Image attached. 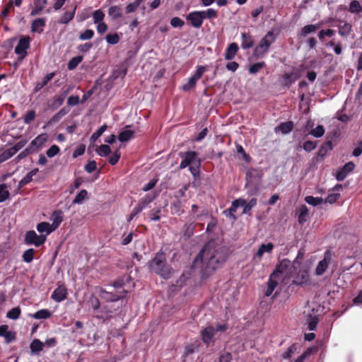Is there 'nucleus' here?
Masks as SVG:
<instances>
[{
    "mask_svg": "<svg viewBox=\"0 0 362 362\" xmlns=\"http://www.w3.org/2000/svg\"><path fill=\"white\" fill-rule=\"evenodd\" d=\"M226 258L227 255L223 248L216 245L214 242H209L196 257L193 266L197 267L199 264L204 263L206 270L213 272L218 268Z\"/></svg>",
    "mask_w": 362,
    "mask_h": 362,
    "instance_id": "f257e3e1",
    "label": "nucleus"
},
{
    "mask_svg": "<svg viewBox=\"0 0 362 362\" xmlns=\"http://www.w3.org/2000/svg\"><path fill=\"white\" fill-rule=\"evenodd\" d=\"M150 269L163 279H168L171 276V269L165 264V255L163 252H158L154 258L149 262Z\"/></svg>",
    "mask_w": 362,
    "mask_h": 362,
    "instance_id": "f03ea898",
    "label": "nucleus"
},
{
    "mask_svg": "<svg viewBox=\"0 0 362 362\" xmlns=\"http://www.w3.org/2000/svg\"><path fill=\"white\" fill-rule=\"evenodd\" d=\"M296 260L291 262L288 259H284L281 261L280 264L276 267L275 271L272 274H276V276L278 279H280L281 282H284L286 279H289L293 274L296 271Z\"/></svg>",
    "mask_w": 362,
    "mask_h": 362,
    "instance_id": "7ed1b4c3",
    "label": "nucleus"
},
{
    "mask_svg": "<svg viewBox=\"0 0 362 362\" xmlns=\"http://www.w3.org/2000/svg\"><path fill=\"white\" fill-rule=\"evenodd\" d=\"M276 40V35L274 31H269L261 40L259 44L255 47L253 55L256 58L263 57L268 51L269 47Z\"/></svg>",
    "mask_w": 362,
    "mask_h": 362,
    "instance_id": "20e7f679",
    "label": "nucleus"
},
{
    "mask_svg": "<svg viewBox=\"0 0 362 362\" xmlns=\"http://www.w3.org/2000/svg\"><path fill=\"white\" fill-rule=\"evenodd\" d=\"M30 38L28 36H23L19 40L14 50L19 59L22 60L27 55V50L30 47Z\"/></svg>",
    "mask_w": 362,
    "mask_h": 362,
    "instance_id": "39448f33",
    "label": "nucleus"
},
{
    "mask_svg": "<svg viewBox=\"0 0 362 362\" xmlns=\"http://www.w3.org/2000/svg\"><path fill=\"white\" fill-rule=\"evenodd\" d=\"M45 238L44 235H37L34 230H29L25 235V243L39 247L44 244Z\"/></svg>",
    "mask_w": 362,
    "mask_h": 362,
    "instance_id": "423d86ee",
    "label": "nucleus"
},
{
    "mask_svg": "<svg viewBox=\"0 0 362 362\" xmlns=\"http://www.w3.org/2000/svg\"><path fill=\"white\" fill-rule=\"evenodd\" d=\"M186 20L195 28H200L204 21L202 14L199 11L190 12L186 16Z\"/></svg>",
    "mask_w": 362,
    "mask_h": 362,
    "instance_id": "0eeeda50",
    "label": "nucleus"
},
{
    "mask_svg": "<svg viewBox=\"0 0 362 362\" xmlns=\"http://www.w3.org/2000/svg\"><path fill=\"white\" fill-rule=\"evenodd\" d=\"M332 259V254L329 251L325 252L324 255V258L318 263L315 268V274L317 276L322 275L331 262Z\"/></svg>",
    "mask_w": 362,
    "mask_h": 362,
    "instance_id": "6e6552de",
    "label": "nucleus"
},
{
    "mask_svg": "<svg viewBox=\"0 0 362 362\" xmlns=\"http://www.w3.org/2000/svg\"><path fill=\"white\" fill-rule=\"evenodd\" d=\"M48 134L42 133L35 137L30 144L29 147L32 152H35L41 148L48 140Z\"/></svg>",
    "mask_w": 362,
    "mask_h": 362,
    "instance_id": "1a4fd4ad",
    "label": "nucleus"
},
{
    "mask_svg": "<svg viewBox=\"0 0 362 362\" xmlns=\"http://www.w3.org/2000/svg\"><path fill=\"white\" fill-rule=\"evenodd\" d=\"M274 246L273 243H262L259 245L256 254L253 256V260L255 262H259L262 259L263 255L265 253H272Z\"/></svg>",
    "mask_w": 362,
    "mask_h": 362,
    "instance_id": "9d476101",
    "label": "nucleus"
},
{
    "mask_svg": "<svg viewBox=\"0 0 362 362\" xmlns=\"http://www.w3.org/2000/svg\"><path fill=\"white\" fill-rule=\"evenodd\" d=\"M180 156L182 158L180 164V168L184 169L189 166L196 159L197 154L194 151H187L184 153H180Z\"/></svg>",
    "mask_w": 362,
    "mask_h": 362,
    "instance_id": "9b49d317",
    "label": "nucleus"
},
{
    "mask_svg": "<svg viewBox=\"0 0 362 362\" xmlns=\"http://www.w3.org/2000/svg\"><path fill=\"white\" fill-rule=\"evenodd\" d=\"M67 297V289L64 285L58 286L53 293H52L51 298L55 302L59 303L64 300Z\"/></svg>",
    "mask_w": 362,
    "mask_h": 362,
    "instance_id": "f8f14e48",
    "label": "nucleus"
},
{
    "mask_svg": "<svg viewBox=\"0 0 362 362\" xmlns=\"http://www.w3.org/2000/svg\"><path fill=\"white\" fill-rule=\"evenodd\" d=\"M355 168V165L353 162H349L346 163L341 169H340L336 175V178L339 181L344 180L349 173L352 172Z\"/></svg>",
    "mask_w": 362,
    "mask_h": 362,
    "instance_id": "ddd939ff",
    "label": "nucleus"
},
{
    "mask_svg": "<svg viewBox=\"0 0 362 362\" xmlns=\"http://www.w3.org/2000/svg\"><path fill=\"white\" fill-rule=\"evenodd\" d=\"M63 220V211L61 210H56L50 216V221H52V223L50 225L55 230L59 228Z\"/></svg>",
    "mask_w": 362,
    "mask_h": 362,
    "instance_id": "4468645a",
    "label": "nucleus"
},
{
    "mask_svg": "<svg viewBox=\"0 0 362 362\" xmlns=\"http://www.w3.org/2000/svg\"><path fill=\"white\" fill-rule=\"evenodd\" d=\"M293 282L296 285L308 284L310 283V276L307 270L299 271Z\"/></svg>",
    "mask_w": 362,
    "mask_h": 362,
    "instance_id": "2eb2a0df",
    "label": "nucleus"
},
{
    "mask_svg": "<svg viewBox=\"0 0 362 362\" xmlns=\"http://www.w3.org/2000/svg\"><path fill=\"white\" fill-rule=\"evenodd\" d=\"M46 25V19L45 18H38L33 21L30 30L33 33L41 34L44 31Z\"/></svg>",
    "mask_w": 362,
    "mask_h": 362,
    "instance_id": "dca6fc26",
    "label": "nucleus"
},
{
    "mask_svg": "<svg viewBox=\"0 0 362 362\" xmlns=\"http://www.w3.org/2000/svg\"><path fill=\"white\" fill-rule=\"evenodd\" d=\"M279 283L282 282L280 279H278V278L276 276V274H272L267 282V288L265 291V296H270Z\"/></svg>",
    "mask_w": 362,
    "mask_h": 362,
    "instance_id": "f3484780",
    "label": "nucleus"
},
{
    "mask_svg": "<svg viewBox=\"0 0 362 362\" xmlns=\"http://www.w3.org/2000/svg\"><path fill=\"white\" fill-rule=\"evenodd\" d=\"M0 337L5 339L6 343H10L16 339V333L8 329V326L2 325L0 326Z\"/></svg>",
    "mask_w": 362,
    "mask_h": 362,
    "instance_id": "a211bd4d",
    "label": "nucleus"
},
{
    "mask_svg": "<svg viewBox=\"0 0 362 362\" xmlns=\"http://www.w3.org/2000/svg\"><path fill=\"white\" fill-rule=\"evenodd\" d=\"M47 4V0H34L32 10L30 11V16H35L39 15L45 8Z\"/></svg>",
    "mask_w": 362,
    "mask_h": 362,
    "instance_id": "6ab92c4d",
    "label": "nucleus"
},
{
    "mask_svg": "<svg viewBox=\"0 0 362 362\" xmlns=\"http://www.w3.org/2000/svg\"><path fill=\"white\" fill-rule=\"evenodd\" d=\"M36 229L40 233V235H44L45 240H47V236L54 231V229L51 226L50 223L45 221L38 223L36 226Z\"/></svg>",
    "mask_w": 362,
    "mask_h": 362,
    "instance_id": "aec40b11",
    "label": "nucleus"
},
{
    "mask_svg": "<svg viewBox=\"0 0 362 362\" xmlns=\"http://www.w3.org/2000/svg\"><path fill=\"white\" fill-rule=\"evenodd\" d=\"M215 332H216L215 328H214L211 326H209V327L204 328L202 332V341L206 344H207V345L209 344L213 339Z\"/></svg>",
    "mask_w": 362,
    "mask_h": 362,
    "instance_id": "412c9836",
    "label": "nucleus"
},
{
    "mask_svg": "<svg viewBox=\"0 0 362 362\" xmlns=\"http://www.w3.org/2000/svg\"><path fill=\"white\" fill-rule=\"evenodd\" d=\"M151 201L142 200L134 208L132 213L129 214L127 221L130 222L137 214H139L143 209H144Z\"/></svg>",
    "mask_w": 362,
    "mask_h": 362,
    "instance_id": "4be33fe9",
    "label": "nucleus"
},
{
    "mask_svg": "<svg viewBox=\"0 0 362 362\" xmlns=\"http://www.w3.org/2000/svg\"><path fill=\"white\" fill-rule=\"evenodd\" d=\"M44 346L45 344L42 342L40 339H33L30 344L31 354L40 355V352L43 350Z\"/></svg>",
    "mask_w": 362,
    "mask_h": 362,
    "instance_id": "5701e85b",
    "label": "nucleus"
},
{
    "mask_svg": "<svg viewBox=\"0 0 362 362\" xmlns=\"http://www.w3.org/2000/svg\"><path fill=\"white\" fill-rule=\"evenodd\" d=\"M238 51V46L236 43H230L226 49L224 57L226 60L233 59Z\"/></svg>",
    "mask_w": 362,
    "mask_h": 362,
    "instance_id": "b1692460",
    "label": "nucleus"
},
{
    "mask_svg": "<svg viewBox=\"0 0 362 362\" xmlns=\"http://www.w3.org/2000/svg\"><path fill=\"white\" fill-rule=\"evenodd\" d=\"M293 122H283L274 128V132L276 133L281 132L284 134H287L293 130Z\"/></svg>",
    "mask_w": 362,
    "mask_h": 362,
    "instance_id": "393cba45",
    "label": "nucleus"
},
{
    "mask_svg": "<svg viewBox=\"0 0 362 362\" xmlns=\"http://www.w3.org/2000/svg\"><path fill=\"white\" fill-rule=\"evenodd\" d=\"M241 47L243 49H247L251 48L253 46L254 40L250 35L247 34L245 33H243L241 34Z\"/></svg>",
    "mask_w": 362,
    "mask_h": 362,
    "instance_id": "a878e982",
    "label": "nucleus"
},
{
    "mask_svg": "<svg viewBox=\"0 0 362 362\" xmlns=\"http://www.w3.org/2000/svg\"><path fill=\"white\" fill-rule=\"evenodd\" d=\"M76 6H75L72 11H66L60 18L59 23L61 24L69 23L74 17Z\"/></svg>",
    "mask_w": 362,
    "mask_h": 362,
    "instance_id": "bb28decb",
    "label": "nucleus"
},
{
    "mask_svg": "<svg viewBox=\"0 0 362 362\" xmlns=\"http://www.w3.org/2000/svg\"><path fill=\"white\" fill-rule=\"evenodd\" d=\"M340 23L343 24L339 25V34L343 37L348 36L351 31V24L345 21H340Z\"/></svg>",
    "mask_w": 362,
    "mask_h": 362,
    "instance_id": "cd10ccee",
    "label": "nucleus"
},
{
    "mask_svg": "<svg viewBox=\"0 0 362 362\" xmlns=\"http://www.w3.org/2000/svg\"><path fill=\"white\" fill-rule=\"evenodd\" d=\"M134 134V132L126 129L119 133L118 136V139L121 142H126L133 138Z\"/></svg>",
    "mask_w": 362,
    "mask_h": 362,
    "instance_id": "c85d7f7f",
    "label": "nucleus"
},
{
    "mask_svg": "<svg viewBox=\"0 0 362 362\" xmlns=\"http://www.w3.org/2000/svg\"><path fill=\"white\" fill-rule=\"evenodd\" d=\"M108 15L113 20H117L122 16V10L118 6H110L108 9Z\"/></svg>",
    "mask_w": 362,
    "mask_h": 362,
    "instance_id": "c756f323",
    "label": "nucleus"
},
{
    "mask_svg": "<svg viewBox=\"0 0 362 362\" xmlns=\"http://www.w3.org/2000/svg\"><path fill=\"white\" fill-rule=\"evenodd\" d=\"M309 211L306 206L302 205L299 208L298 222L303 223L307 221L308 218Z\"/></svg>",
    "mask_w": 362,
    "mask_h": 362,
    "instance_id": "7c9ffc66",
    "label": "nucleus"
},
{
    "mask_svg": "<svg viewBox=\"0 0 362 362\" xmlns=\"http://www.w3.org/2000/svg\"><path fill=\"white\" fill-rule=\"evenodd\" d=\"M52 315V313L47 309H42L33 315V317L37 320L47 319Z\"/></svg>",
    "mask_w": 362,
    "mask_h": 362,
    "instance_id": "2f4dec72",
    "label": "nucleus"
},
{
    "mask_svg": "<svg viewBox=\"0 0 362 362\" xmlns=\"http://www.w3.org/2000/svg\"><path fill=\"white\" fill-rule=\"evenodd\" d=\"M14 11L13 7V0H9L8 4L5 5L2 11H1V17L3 18H6L8 16L9 13Z\"/></svg>",
    "mask_w": 362,
    "mask_h": 362,
    "instance_id": "473e14b6",
    "label": "nucleus"
},
{
    "mask_svg": "<svg viewBox=\"0 0 362 362\" xmlns=\"http://www.w3.org/2000/svg\"><path fill=\"white\" fill-rule=\"evenodd\" d=\"M349 11L351 13H359L362 11V6L358 1H352L349 7Z\"/></svg>",
    "mask_w": 362,
    "mask_h": 362,
    "instance_id": "72a5a7b5",
    "label": "nucleus"
},
{
    "mask_svg": "<svg viewBox=\"0 0 362 362\" xmlns=\"http://www.w3.org/2000/svg\"><path fill=\"white\" fill-rule=\"evenodd\" d=\"M305 201L310 205L313 206H316L322 204L323 202V199L321 197H315L313 196H307L305 197Z\"/></svg>",
    "mask_w": 362,
    "mask_h": 362,
    "instance_id": "f704fd0d",
    "label": "nucleus"
},
{
    "mask_svg": "<svg viewBox=\"0 0 362 362\" xmlns=\"http://www.w3.org/2000/svg\"><path fill=\"white\" fill-rule=\"evenodd\" d=\"M265 65L266 64L264 62L255 63L249 67V73L251 74H255L258 73L262 69H263Z\"/></svg>",
    "mask_w": 362,
    "mask_h": 362,
    "instance_id": "c9c22d12",
    "label": "nucleus"
},
{
    "mask_svg": "<svg viewBox=\"0 0 362 362\" xmlns=\"http://www.w3.org/2000/svg\"><path fill=\"white\" fill-rule=\"evenodd\" d=\"M88 192L86 189H81L76 196L73 201V204H81L87 198Z\"/></svg>",
    "mask_w": 362,
    "mask_h": 362,
    "instance_id": "e433bc0d",
    "label": "nucleus"
},
{
    "mask_svg": "<svg viewBox=\"0 0 362 362\" xmlns=\"http://www.w3.org/2000/svg\"><path fill=\"white\" fill-rule=\"evenodd\" d=\"M21 313V310L19 307H16L11 309L6 313V317L11 320H17Z\"/></svg>",
    "mask_w": 362,
    "mask_h": 362,
    "instance_id": "4c0bfd02",
    "label": "nucleus"
},
{
    "mask_svg": "<svg viewBox=\"0 0 362 362\" xmlns=\"http://www.w3.org/2000/svg\"><path fill=\"white\" fill-rule=\"evenodd\" d=\"M9 197L8 186L6 184L0 185V202L6 201Z\"/></svg>",
    "mask_w": 362,
    "mask_h": 362,
    "instance_id": "58836bf2",
    "label": "nucleus"
},
{
    "mask_svg": "<svg viewBox=\"0 0 362 362\" xmlns=\"http://www.w3.org/2000/svg\"><path fill=\"white\" fill-rule=\"evenodd\" d=\"M93 23L95 24L104 21L105 13L100 9L95 10L93 13Z\"/></svg>",
    "mask_w": 362,
    "mask_h": 362,
    "instance_id": "ea45409f",
    "label": "nucleus"
},
{
    "mask_svg": "<svg viewBox=\"0 0 362 362\" xmlns=\"http://www.w3.org/2000/svg\"><path fill=\"white\" fill-rule=\"evenodd\" d=\"M60 152V148L58 146L54 144L52 145L47 151L46 156L47 157L52 158L57 155H58Z\"/></svg>",
    "mask_w": 362,
    "mask_h": 362,
    "instance_id": "a19ab883",
    "label": "nucleus"
},
{
    "mask_svg": "<svg viewBox=\"0 0 362 362\" xmlns=\"http://www.w3.org/2000/svg\"><path fill=\"white\" fill-rule=\"evenodd\" d=\"M298 78V76L296 73L292 72L291 74H285L284 76V84L286 86L290 85L295 82Z\"/></svg>",
    "mask_w": 362,
    "mask_h": 362,
    "instance_id": "79ce46f5",
    "label": "nucleus"
},
{
    "mask_svg": "<svg viewBox=\"0 0 362 362\" xmlns=\"http://www.w3.org/2000/svg\"><path fill=\"white\" fill-rule=\"evenodd\" d=\"M142 1L143 0H134V2L127 4L125 8L127 13L134 12L136 10V8L141 5Z\"/></svg>",
    "mask_w": 362,
    "mask_h": 362,
    "instance_id": "37998d69",
    "label": "nucleus"
},
{
    "mask_svg": "<svg viewBox=\"0 0 362 362\" xmlns=\"http://www.w3.org/2000/svg\"><path fill=\"white\" fill-rule=\"evenodd\" d=\"M35 250L33 248L28 249L23 254V259L25 262L30 263L34 259Z\"/></svg>",
    "mask_w": 362,
    "mask_h": 362,
    "instance_id": "c03bdc74",
    "label": "nucleus"
},
{
    "mask_svg": "<svg viewBox=\"0 0 362 362\" xmlns=\"http://www.w3.org/2000/svg\"><path fill=\"white\" fill-rule=\"evenodd\" d=\"M319 28V25H308L304 26L301 30V35L305 37L307 35L315 32L317 28Z\"/></svg>",
    "mask_w": 362,
    "mask_h": 362,
    "instance_id": "a18cd8bd",
    "label": "nucleus"
},
{
    "mask_svg": "<svg viewBox=\"0 0 362 362\" xmlns=\"http://www.w3.org/2000/svg\"><path fill=\"white\" fill-rule=\"evenodd\" d=\"M83 60V57L81 56H77L73 57L68 63V69L69 70L74 69Z\"/></svg>",
    "mask_w": 362,
    "mask_h": 362,
    "instance_id": "49530a36",
    "label": "nucleus"
},
{
    "mask_svg": "<svg viewBox=\"0 0 362 362\" xmlns=\"http://www.w3.org/2000/svg\"><path fill=\"white\" fill-rule=\"evenodd\" d=\"M197 81V80L192 76L188 81L182 86V89L185 91L190 90L196 86Z\"/></svg>",
    "mask_w": 362,
    "mask_h": 362,
    "instance_id": "de8ad7c7",
    "label": "nucleus"
},
{
    "mask_svg": "<svg viewBox=\"0 0 362 362\" xmlns=\"http://www.w3.org/2000/svg\"><path fill=\"white\" fill-rule=\"evenodd\" d=\"M96 152L100 156H107L110 153L111 149L108 145L103 144L96 150Z\"/></svg>",
    "mask_w": 362,
    "mask_h": 362,
    "instance_id": "09e8293b",
    "label": "nucleus"
},
{
    "mask_svg": "<svg viewBox=\"0 0 362 362\" xmlns=\"http://www.w3.org/2000/svg\"><path fill=\"white\" fill-rule=\"evenodd\" d=\"M325 134V129L322 125H317L310 132V134L316 138L322 137Z\"/></svg>",
    "mask_w": 362,
    "mask_h": 362,
    "instance_id": "8fccbe9b",
    "label": "nucleus"
},
{
    "mask_svg": "<svg viewBox=\"0 0 362 362\" xmlns=\"http://www.w3.org/2000/svg\"><path fill=\"white\" fill-rule=\"evenodd\" d=\"M14 155L15 153L11 148L6 149L2 153L0 154V163L7 160Z\"/></svg>",
    "mask_w": 362,
    "mask_h": 362,
    "instance_id": "3c124183",
    "label": "nucleus"
},
{
    "mask_svg": "<svg viewBox=\"0 0 362 362\" xmlns=\"http://www.w3.org/2000/svg\"><path fill=\"white\" fill-rule=\"evenodd\" d=\"M203 18H214L217 16V11L214 8H209L206 11H201Z\"/></svg>",
    "mask_w": 362,
    "mask_h": 362,
    "instance_id": "603ef678",
    "label": "nucleus"
},
{
    "mask_svg": "<svg viewBox=\"0 0 362 362\" xmlns=\"http://www.w3.org/2000/svg\"><path fill=\"white\" fill-rule=\"evenodd\" d=\"M105 38L107 42L110 45H116L119 41V36L117 33L108 34Z\"/></svg>",
    "mask_w": 362,
    "mask_h": 362,
    "instance_id": "864d4df0",
    "label": "nucleus"
},
{
    "mask_svg": "<svg viewBox=\"0 0 362 362\" xmlns=\"http://www.w3.org/2000/svg\"><path fill=\"white\" fill-rule=\"evenodd\" d=\"M257 199L255 198H252L250 200V202L247 204H245V205L244 206V209H243V214H248L250 210L256 206L257 204Z\"/></svg>",
    "mask_w": 362,
    "mask_h": 362,
    "instance_id": "5fc2aeb1",
    "label": "nucleus"
},
{
    "mask_svg": "<svg viewBox=\"0 0 362 362\" xmlns=\"http://www.w3.org/2000/svg\"><path fill=\"white\" fill-rule=\"evenodd\" d=\"M318 323V318L316 315L310 316L308 322V327L310 330H315Z\"/></svg>",
    "mask_w": 362,
    "mask_h": 362,
    "instance_id": "6e6d98bb",
    "label": "nucleus"
},
{
    "mask_svg": "<svg viewBox=\"0 0 362 362\" xmlns=\"http://www.w3.org/2000/svg\"><path fill=\"white\" fill-rule=\"evenodd\" d=\"M107 125L103 124L95 132H94L91 136V140L93 141H96L107 129Z\"/></svg>",
    "mask_w": 362,
    "mask_h": 362,
    "instance_id": "4d7b16f0",
    "label": "nucleus"
},
{
    "mask_svg": "<svg viewBox=\"0 0 362 362\" xmlns=\"http://www.w3.org/2000/svg\"><path fill=\"white\" fill-rule=\"evenodd\" d=\"M93 35H94L93 30L87 29L80 34L79 39L81 40H90L93 37Z\"/></svg>",
    "mask_w": 362,
    "mask_h": 362,
    "instance_id": "13d9d810",
    "label": "nucleus"
},
{
    "mask_svg": "<svg viewBox=\"0 0 362 362\" xmlns=\"http://www.w3.org/2000/svg\"><path fill=\"white\" fill-rule=\"evenodd\" d=\"M297 346L296 344L291 345L286 351L283 354V358L288 359L291 357L292 354L297 351Z\"/></svg>",
    "mask_w": 362,
    "mask_h": 362,
    "instance_id": "bf43d9fd",
    "label": "nucleus"
},
{
    "mask_svg": "<svg viewBox=\"0 0 362 362\" xmlns=\"http://www.w3.org/2000/svg\"><path fill=\"white\" fill-rule=\"evenodd\" d=\"M340 194L339 193H333L329 194L325 200H323L324 203H329V204H334L335 203L337 199L339 198Z\"/></svg>",
    "mask_w": 362,
    "mask_h": 362,
    "instance_id": "052dcab7",
    "label": "nucleus"
},
{
    "mask_svg": "<svg viewBox=\"0 0 362 362\" xmlns=\"http://www.w3.org/2000/svg\"><path fill=\"white\" fill-rule=\"evenodd\" d=\"M170 25L173 28H181L184 25V21L178 17H173L170 20Z\"/></svg>",
    "mask_w": 362,
    "mask_h": 362,
    "instance_id": "680f3d73",
    "label": "nucleus"
},
{
    "mask_svg": "<svg viewBox=\"0 0 362 362\" xmlns=\"http://www.w3.org/2000/svg\"><path fill=\"white\" fill-rule=\"evenodd\" d=\"M317 146V144L315 142L312 141H307L303 144V149L305 151L310 152L313 150H314Z\"/></svg>",
    "mask_w": 362,
    "mask_h": 362,
    "instance_id": "e2e57ef3",
    "label": "nucleus"
},
{
    "mask_svg": "<svg viewBox=\"0 0 362 362\" xmlns=\"http://www.w3.org/2000/svg\"><path fill=\"white\" fill-rule=\"evenodd\" d=\"M86 150V146L83 144L79 145L73 153V158H76L81 155H83Z\"/></svg>",
    "mask_w": 362,
    "mask_h": 362,
    "instance_id": "0e129e2a",
    "label": "nucleus"
},
{
    "mask_svg": "<svg viewBox=\"0 0 362 362\" xmlns=\"http://www.w3.org/2000/svg\"><path fill=\"white\" fill-rule=\"evenodd\" d=\"M97 168V163L95 160H90L85 165L84 169L87 173L93 172Z\"/></svg>",
    "mask_w": 362,
    "mask_h": 362,
    "instance_id": "69168bd1",
    "label": "nucleus"
},
{
    "mask_svg": "<svg viewBox=\"0 0 362 362\" xmlns=\"http://www.w3.org/2000/svg\"><path fill=\"white\" fill-rule=\"evenodd\" d=\"M35 117V112L34 110H30L26 113L24 117V122L27 124H30L32 121L34 120Z\"/></svg>",
    "mask_w": 362,
    "mask_h": 362,
    "instance_id": "338daca9",
    "label": "nucleus"
},
{
    "mask_svg": "<svg viewBox=\"0 0 362 362\" xmlns=\"http://www.w3.org/2000/svg\"><path fill=\"white\" fill-rule=\"evenodd\" d=\"M205 71H206L205 66H198L197 67V70H196L195 73L192 75V76L198 81L202 76V75L205 72Z\"/></svg>",
    "mask_w": 362,
    "mask_h": 362,
    "instance_id": "774afa93",
    "label": "nucleus"
}]
</instances>
